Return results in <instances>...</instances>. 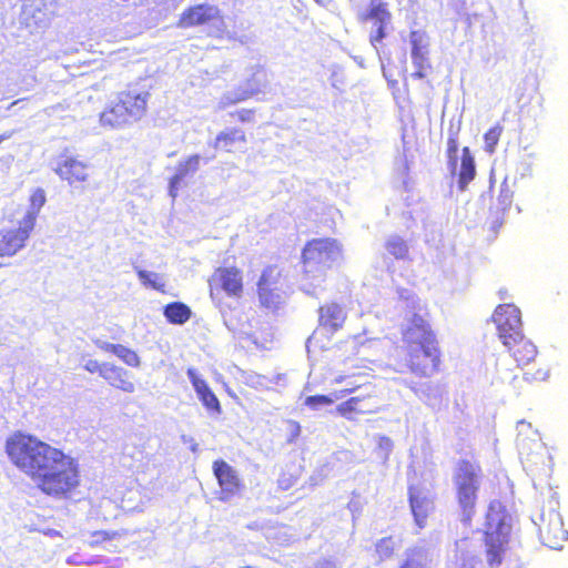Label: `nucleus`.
<instances>
[{"mask_svg": "<svg viewBox=\"0 0 568 568\" xmlns=\"http://www.w3.org/2000/svg\"><path fill=\"white\" fill-rule=\"evenodd\" d=\"M9 460L27 475L34 487L53 499H70L81 486L78 460L39 437L14 432L6 440Z\"/></svg>", "mask_w": 568, "mask_h": 568, "instance_id": "nucleus-1", "label": "nucleus"}, {"mask_svg": "<svg viewBox=\"0 0 568 568\" xmlns=\"http://www.w3.org/2000/svg\"><path fill=\"white\" fill-rule=\"evenodd\" d=\"M400 334V371L419 378H429L437 374L443 363V353L429 322L422 315L414 314Z\"/></svg>", "mask_w": 568, "mask_h": 568, "instance_id": "nucleus-2", "label": "nucleus"}, {"mask_svg": "<svg viewBox=\"0 0 568 568\" xmlns=\"http://www.w3.org/2000/svg\"><path fill=\"white\" fill-rule=\"evenodd\" d=\"M481 477L483 469L477 460L462 458L457 462L453 483L460 520L466 525H469L476 515Z\"/></svg>", "mask_w": 568, "mask_h": 568, "instance_id": "nucleus-3", "label": "nucleus"}, {"mask_svg": "<svg viewBox=\"0 0 568 568\" xmlns=\"http://www.w3.org/2000/svg\"><path fill=\"white\" fill-rule=\"evenodd\" d=\"M149 99L148 91L134 88L120 91L115 100L101 112V124L118 129L140 121L146 114Z\"/></svg>", "mask_w": 568, "mask_h": 568, "instance_id": "nucleus-4", "label": "nucleus"}, {"mask_svg": "<svg viewBox=\"0 0 568 568\" xmlns=\"http://www.w3.org/2000/svg\"><path fill=\"white\" fill-rule=\"evenodd\" d=\"M341 254L342 246L335 239L321 237L307 241L302 251L304 273H318L324 276Z\"/></svg>", "mask_w": 568, "mask_h": 568, "instance_id": "nucleus-5", "label": "nucleus"}, {"mask_svg": "<svg viewBox=\"0 0 568 568\" xmlns=\"http://www.w3.org/2000/svg\"><path fill=\"white\" fill-rule=\"evenodd\" d=\"M493 507V504H490L486 516L484 544L488 565L490 567H498L504 560L509 544L510 527L503 518L497 520L491 518L490 511Z\"/></svg>", "mask_w": 568, "mask_h": 568, "instance_id": "nucleus-6", "label": "nucleus"}, {"mask_svg": "<svg viewBox=\"0 0 568 568\" xmlns=\"http://www.w3.org/2000/svg\"><path fill=\"white\" fill-rule=\"evenodd\" d=\"M211 294L223 292L232 298H241L244 293L243 272L236 266H220L209 278Z\"/></svg>", "mask_w": 568, "mask_h": 568, "instance_id": "nucleus-7", "label": "nucleus"}, {"mask_svg": "<svg viewBox=\"0 0 568 568\" xmlns=\"http://www.w3.org/2000/svg\"><path fill=\"white\" fill-rule=\"evenodd\" d=\"M491 321L495 323L498 337L503 343L514 341V337L523 334L521 332V313L514 304L498 305L493 315Z\"/></svg>", "mask_w": 568, "mask_h": 568, "instance_id": "nucleus-8", "label": "nucleus"}, {"mask_svg": "<svg viewBox=\"0 0 568 568\" xmlns=\"http://www.w3.org/2000/svg\"><path fill=\"white\" fill-rule=\"evenodd\" d=\"M213 475L220 487L219 499L229 501L240 495L244 484L237 471L224 459H216L212 464Z\"/></svg>", "mask_w": 568, "mask_h": 568, "instance_id": "nucleus-9", "label": "nucleus"}, {"mask_svg": "<svg viewBox=\"0 0 568 568\" xmlns=\"http://www.w3.org/2000/svg\"><path fill=\"white\" fill-rule=\"evenodd\" d=\"M538 532L542 544L551 549H559L568 539L561 516L557 511L542 513Z\"/></svg>", "mask_w": 568, "mask_h": 568, "instance_id": "nucleus-10", "label": "nucleus"}, {"mask_svg": "<svg viewBox=\"0 0 568 568\" xmlns=\"http://www.w3.org/2000/svg\"><path fill=\"white\" fill-rule=\"evenodd\" d=\"M410 57L415 71L412 73L414 79H426L433 71V65L428 58V38L424 31L413 30L409 32Z\"/></svg>", "mask_w": 568, "mask_h": 568, "instance_id": "nucleus-11", "label": "nucleus"}, {"mask_svg": "<svg viewBox=\"0 0 568 568\" xmlns=\"http://www.w3.org/2000/svg\"><path fill=\"white\" fill-rule=\"evenodd\" d=\"M36 215L29 213L24 220V226L0 231V257H10L19 252L33 229Z\"/></svg>", "mask_w": 568, "mask_h": 568, "instance_id": "nucleus-12", "label": "nucleus"}, {"mask_svg": "<svg viewBox=\"0 0 568 568\" xmlns=\"http://www.w3.org/2000/svg\"><path fill=\"white\" fill-rule=\"evenodd\" d=\"M215 21L223 23V16L220 9L212 4L200 3L186 8L181 13L176 24L179 28L190 29Z\"/></svg>", "mask_w": 568, "mask_h": 568, "instance_id": "nucleus-13", "label": "nucleus"}, {"mask_svg": "<svg viewBox=\"0 0 568 568\" xmlns=\"http://www.w3.org/2000/svg\"><path fill=\"white\" fill-rule=\"evenodd\" d=\"M362 22L372 21L376 29L371 33L372 44L381 43L387 34V26L390 23L392 14L384 2L372 3L368 11L359 16Z\"/></svg>", "mask_w": 568, "mask_h": 568, "instance_id": "nucleus-14", "label": "nucleus"}, {"mask_svg": "<svg viewBox=\"0 0 568 568\" xmlns=\"http://www.w3.org/2000/svg\"><path fill=\"white\" fill-rule=\"evenodd\" d=\"M54 172L70 185L85 183L90 176L88 164L74 156H62Z\"/></svg>", "mask_w": 568, "mask_h": 568, "instance_id": "nucleus-15", "label": "nucleus"}, {"mask_svg": "<svg viewBox=\"0 0 568 568\" xmlns=\"http://www.w3.org/2000/svg\"><path fill=\"white\" fill-rule=\"evenodd\" d=\"M266 83V73L262 68H256L252 77L247 80V88L239 90L233 95H225L220 101V108L225 109L236 103L246 101L252 97L262 92V88Z\"/></svg>", "mask_w": 568, "mask_h": 568, "instance_id": "nucleus-16", "label": "nucleus"}, {"mask_svg": "<svg viewBox=\"0 0 568 568\" xmlns=\"http://www.w3.org/2000/svg\"><path fill=\"white\" fill-rule=\"evenodd\" d=\"M318 323L322 328L331 334L342 329L346 321V313L337 303H327L318 310Z\"/></svg>", "mask_w": 568, "mask_h": 568, "instance_id": "nucleus-17", "label": "nucleus"}, {"mask_svg": "<svg viewBox=\"0 0 568 568\" xmlns=\"http://www.w3.org/2000/svg\"><path fill=\"white\" fill-rule=\"evenodd\" d=\"M517 362L518 366L529 365L537 356L536 346L523 334L514 337V341L503 343Z\"/></svg>", "mask_w": 568, "mask_h": 568, "instance_id": "nucleus-18", "label": "nucleus"}, {"mask_svg": "<svg viewBox=\"0 0 568 568\" xmlns=\"http://www.w3.org/2000/svg\"><path fill=\"white\" fill-rule=\"evenodd\" d=\"M374 395L354 396L341 403L336 407V412L346 419H354L357 415L373 414L377 408L369 404Z\"/></svg>", "mask_w": 568, "mask_h": 568, "instance_id": "nucleus-19", "label": "nucleus"}, {"mask_svg": "<svg viewBox=\"0 0 568 568\" xmlns=\"http://www.w3.org/2000/svg\"><path fill=\"white\" fill-rule=\"evenodd\" d=\"M187 376L202 404L212 413H221V404L216 395L210 388L206 381L200 378L193 368L187 369Z\"/></svg>", "mask_w": 568, "mask_h": 568, "instance_id": "nucleus-20", "label": "nucleus"}, {"mask_svg": "<svg viewBox=\"0 0 568 568\" xmlns=\"http://www.w3.org/2000/svg\"><path fill=\"white\" fill-rule=\"evenodd\" d=\"M104 379L114 388L124 393H133L135 389L134 383L130 378V374L122 367L110 364L104 369Z\"/></svg>", "mask_w": 568, "mask_h": 568, "instance_id": "nucleus-21", "label": "nucleus"}, {"mask_svg": "<svg viewBox=\"0 0 568 568\" xmlns=\"http://www.w3.org/2000/svg\"><path fill=\"white\" fill-rule=\"evenodd\" d=\"M476 176V163L475 159L471 154V151L468 146H464L462 149V160H460V166L458 171V189L459 191H465L468 186V184L475 179Z\"/></svg>", "mask_w": 568, "mask_h": 568, "instance_id": "nucleus-22", "label": "nucleus"}, {"mask_svg": "<svg viewBox=\"0 0 568 568\" xmlns=\"http://www.w3.org/2000/svg\"><path fill=\"white\" fill-rule=\"evenodd\" d=\"M246 134L241 129H229L220 132L214 140V149L227 153L234 151L236 144H245Z\"/></svg>", "mask_w": 568, "mask_h": 568, "instance_id": "nucleus-23", "label": "nucleus"}, {"mask_svg": "<svg viewBox=\"0 0 568 568\" xmlns=\"http://www.w3.org/2000/svg\"><path fill=\"white\" fill-rule=\"evenodd\" d=\"M200 155L194 154L189 156L185 161L181 162L178 166L176 173L170 180V195L176 196L178 189L183 179L199 169Z\"/></svg>", "mask_w": 568, "mask_h": 568, "instance_id": "nucleus-24", "label": "nucleus"}, {"mask_svg": "<svg viewBox=\"0 0 568 568\" xmlns=\"http://www.w3.org/2000/svg\"><path fill=\"white\" fill-rule=\"evenodd\" d=\"M163 315L169 323L182 325L191 318L192 312L191 308L182 302H171L164 306Z\"/></svg>", "mask_w": 568, "mask_h": 568, "instance_id": "nucleus-25", "label": "nucleus"}, {"mask_svg": "<svg viewBox=\"0 0 568 568\" xmlns=\"http://www.w3.org/2000/svg\"><path fill=\"white\" fill-rule=\"evenodd\" d=\"M409 504L412 508V513L414 515L416 524L422 528L425 525V520L429 513V500L425 497L419 496L414 491L413 488L409 489Z\"/></svg>", "mask_w": 568, "mask_h": 568, "instance_id": "nucleus-26", "label": "nucleus"}, {"mask_svg": "<svg viewBox=\"0 0 568 568\" xmlns=\"http://www.w3.org/2000/svg\"><path fill=\"white\" fill-rule=\"evenodd\" d=\"M101 348L104 352L114 354L129 366L139 367L141 364L138 354L133 349L125 347L121 344L104 343L103 345H101Z\"/></svg>", "mask_w": 568, "mask_h": 568, "instance_id": "nucleus-27", "label": "nucleus"}, {"mask_svg": "<svg viewBox=\"0 0 568 568\" xmlns=\"http://www.w3.org/2000/svg\"><path fill=\"white\" fill-rule=\"evenodd\" d=\"M427 552L419 547L407 549L406 557L398 568H427Z\"/></svg>", "mask_w": 568, "mask_h": 568, "instance_id": "nucleus-28", "label": "nucleus"}, {"mask_svg": "<svg viewBox=\"0 0 568 568\" xmlns=\"http://www.w3.org/2000/svg\"><path fill=\"white\" fill-rule=\"evenodd\" d=\"M387 252L396 260H408L409 247L407 242L400 236H390L385 242Z\"/></svg>", "mask_w": 568, "mask_h": 568, "instance_id": "nucleus-29", "label": "nucleus"}, {"mask_svg": "<svg viewBox=\"0 0 568 568\" xmlns=\"http://www.w3.org/2000/svg\"><path fill=\"white\" fill-rule=\"evenodd\" d=\"M458 133L459 128L456 130H449L447 138L446 156L452 172H455L457 168V152L459 146Z\"/></svg>", "mask_w": 568, "mask_h": 568, "instance_id": "nucleus-30", "label": "nucleus"}, {"mask_svg": "<svg viewBox=\"0 0 568 568\" xmlns=\"http://www.w3.org/2000/svg\"><path fill=\"white\" fill-rule=\"evenodd\" d=\"M398 547V542L394 539V537H383L375 545V552L378 557L379 561L387 560L395 555V551Z\"/></svg>", "mask_w": 568, "mask_h": 568, "instance_id": "nucleus-31", "label": "nucleus"}, {"mask_svg": "<svg viewBox=\"0 0 568 568\" xmlns=\"http://www.w3.org/2000/svg\"><path fill=\"white\" fill-rule=\"evenodd\" d=\"M504 128L500 123H496L491 128H489L484 134L485 142V151L489 154L495 153L500 136L503 134Z\"/></svg>", "mask_w": 568, "mask_h": 568, "instance_id": "nucleus-32", "label": "nucleus"}, {"mask_svg": "<svg viewBox=\"0 0 568 568\" xmlns=\"http://www.w3.org/2000/svg\"><path fill=\"white\" fill-rule=\"evenodd\" d=\"M136 274L144 286L151 287L161 293L165 292V283L159 274L144 270H139Z\"/></svg>", "mask_w": 568, "mask_h": 568, "instance_id": "nucleus-33", "label": "nucleus"}, {"mask_svg": "<svg viewBox=\"0 0 568 568\" xmlns=\"http://www.w3.org/2000/svg\"><path fill=\"white\" fill-rule=\"evenodd\" d=\"M257 296L261 304L265 307L275 306L278 301L275 288L268 287L267 285L257 286Z\"/></svg>", "mask_w": 568, "mask_h": 568, "instance_id": "nucleus-34", "label": "nucleus"}, {"mask_svg": "<svg viewBox=\"0 0 568 568\" xmlns=\"http://www.w3.org/2000/svg\"><path fill=\"white\" fill-rule=\"evenodd\" d=\"M280 276L281 272L277 270V267L274 265H268L262 271L256 285H267L268 287H272L277 283Z\"/></svg>", "mask_w": 568, "mask_h": 568, "instance_id": "nucleus-35", "label": "nucleus"}, {"mask_svg": "<svg viewBox=\"0 0 568 568\" xmlns=\"http://www.w3.org/2000/svg\"><path fill=\"white\" fill-rule=\"evenodd\" d=\"M549 371L545 365H538L536 369H527L524 372V378L528 382H544L548 378Z\"/></svg>", "mask_w": 568, "mask_h": 568, "instance_id": "nucleus-36", "label": "nucleus"}, {"mask_svg": "<svg viewBox=\"0 0 568 568\" xmlns=\"http://www.w3.org/2000/svg\"><path fill=\"white\" fill-rule=\"evenodd\" d=\"M230 116L241 123H250L255 119V109H240L232 113Z\"/></svg>", "mask_w": 568, "mask_h": 568, "instance_id": "nucleus-37", "label": "nucleus"}, {"mask_svg": "<svg viewBox=\"0 0 568 568\" xmlns=\"http://www.w3.org/2000/svg\"><path fill=\"white\" fill-rule=\"evenodd\" d=\"M333 404V398L326 395H313L307 396L305 398V405L311 408H317L318 406L323 405H331Z\"/></svg>", "mask_w": 568, "mask_h": 568, "instance_id": "nucleus-38", "label": "nucleus"}, {"mask_svg": "<svg viewBox=\"0 0 568 568\" xmlns=\"http://www.w3.org/2000/svg\"><path fill=\"white\" fill-rule=\"evenodd\" d=\"M109 363H99L95 359H89L84 364V369L91 374L98 373L101 377H104V369L109 367Z\"/></svg>", "mask_w": 568, "mask_h": 568, "instance_id": "nucleus-39", "label": "nucleus"}, {"mask_svg": "<svg viewBox=\"0 0 568 568\" xmlns=\"http://www.w3.org/2000/svg\"><path fill=\"white\" fill-rule=\"evenodd\" d=\"M45 203V193L42 189H37L30 195V205L33 210L39 211Z\"/></svg>", "mask_w": 568, "mask_h": 568, "instance_id": "nucleus-40", "label": "nucleus"}, {"mask_svg": "<svg viewBox=\"0 0 568 568\" xmlns=\"http://www.w3.org/2000/svg\"><path fill=\"white\" fill-rule=\"evenodd\" d=\"M377 448L383 454V457L387 458L393 449V442L387 436H381L378 438Z\"/></svg>", "mask_w": 568, "mask_h": 568, "instance_id": "nucleus-41", "label": "nucleus"}, {"mask_svg": "<svg viewBox=\"0 0 568 568\" xmlns=\"http://www.w3.org/2000/svg\"><path fill=\"white\" fill-rule=\"evenodd\" d=\"M119 536H120V534L118 531H106V530H98L92 534V537L94 538V542H97V544L112 540Z\"/></svg>", "mask_w": 568, "mask_h": 568, "instance_id": "nucleus-42", "label": "nucleus"}, {"mask_svg": "<svg viewBox=\"0 0 568 568\" xmlns=\"http://www.w3.org/2000/svg\"><path fill=\"white\" fill-rule=\"evenodd\" d=\"M287 426L290 428L291 435L288 442H294L301 434L300 423L296 420H288Z\"/></svg>", "mask_w": 568, "mask_h": 568, "instance_id": "nucleus-43", "label": "nucleus"}, {"mask_svg": "<svg viewBox=\"0 0 568 568\" xmlns=\"http://www.w3.org/2000/svg\"><path fill=\"white\" fill-rule=\"evenodd\" d=\"M358 387H359V386H353V387H351V388L344 389V390H342V395L344 396V395L351 394V393H353L354 390H356Z\"/></svg>", "mask_w": 568, "mask_h": 568, "instance_id": "nucleus-44", "label": "nucleus"}, {"mask_svg": "<svg viewBox=\"0 0 568 568\" xmlns=\"http://www.w3.org/2000/svg\"><path fill=\"white\" fill-rule=\"evenodd\" d=\"M239 568H255V567L246 565V566H241Z\"/></svg>", "mask_w": 568, "mask_h": 568, "instance_id": "nucleus-45", "label": "nucleus"}, {"mask_svg": "<svg viewBox=\"0 0 568 568\" xmlns=\"http://www.w3.org/2000/svg\"><path fill=\"white\" fill-rule=\"evenodd\" d=\"M342 381H343V377H342V376H341V377H338V378H336V382H337V383H341Z\"/></svg>", "mask_w": 568, "mask_h": 568, "instance_id": "nucleus-46", "label": "nucleus"}, {"mask_svg": "<svg viewBox=\"0 0 568 568\" xmlns=\"http://www.w3.org/2000/svg\"><path fill=\"white\" fill-rule=\"evenodd\" d=\"M6 139V136L0 135V143Z\"/></svg>", "mask_w": 568, "mask_h": 568, "instance_id": "nucleus-47", "label": "nucleus"}]
</instances>
